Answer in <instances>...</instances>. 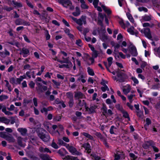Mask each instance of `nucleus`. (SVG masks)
Listing matches in <instances>:
<instances>
[{"label":"nucleus","mask_w":160,"mask_h":160,"mask_svg":"<svg viewBox=\"0 0 160 160\" xmlns=\"http://www.w3.org/2000/svg\"><path fill=\"white\" fill-rule=\"evenodd\" d=\"M37 133L38 136L43 141L47 142L49 140L50 138V136L48 132L45 130L42 129L41 131H39Z\"/></svg>","instance_id":"nucleus-1"},{"label":"nucleus","mask_w":160,"mask_h":160,"mask_svg":"<svg viewBox=\"0 0 160 160\" xmlns=\"http://www.w3.org/2000/svg\"><path fill=\"white\" fill-rule=\"evenodd\" d=\"M59 2L63 7L69 8L70 10H73L74 6L72 5V3L70 0H59Z\"/></svg>","instance_id":"nucleus-2"},{"label":"nucleus","mask_w":160,"mask_h":160,"mask_svg":"<svg viewBox=\"0 0 160 160\" xmlns=\"http://www.w3.org/2000/svg\"><path fill=\"white\" fill-rule=\"evenodd\" d=\"M15 23L17 25H23L29 26L30 25L29 22H26L21 18L16 19L15 21Z\"/></svg>","instance_id":"nucleus-3"},{"label":"nucleus","mask_w":160,"mask_h":160,"mask_svg":"<svg viewBox=\"0 0 160 160\" xmlns=\"http://www.w3.org/2000/svg\"><path fill=\"white\" fill-rule=\"evenodd\" d=\"M143 33L145 36L149 39L153 41L152 37L151 35L150 29L149 28H144Z\"/></svg>","instance_id":"nucleus-4"},{"label":"nucleus","mask_w":160,"mask_h":160,"mask_svg":"<svg viewBox=\"0 0 160 160\" xmlns=\"http://www.w3.org/2000/svg\"><path fill=\"white\" fill-rule=\"evenodd\" d=\"M117 76L119 79H118V81L120 82H125V80L128 78V76L126 74L121 72Z\"/></svg>","instance_id":"nucleus-5"},{"label":"nucleus","mask_w":160,"mask_h":160,"mask_svg":"<svg viewBox=\"0 0 160 160\" xmlns=\"http://www.w3.org/2000/svg\"><path fill=\"white\" fill-rule=\"evenodd\" d=\"M97 108V106L95 105L91 106L89 108L85 106L86 110L88 112L89 114H92L95 112V109Z\"/></svg>","instance_id":"nucleus-6"},{"label":"nucleus","mask_w":160,"mask_h":160,"mask_svg":"<svg viewBox=\"0 0 160 160\" xmlns=\"http://www.w3.org/2000/svg\"><path fill=\"white\" fill-rule=\"evenodd\" d=\"M130 52L133 56H136L138 55L136 47L132 45H131L129 47Z\"/></svg>","instance_id":"nucleus-7"},{"label":"nucleus","mask_w":160,"mask_h":160,"mask_svg":"<svg viewBox=\"0 0 160 160\" xmlns=\"http://www.w3.org/2000/svg\"><path fill=\"white\" fill-rule=\"evenodd\" d=\"M68 150L73 154H75L77 155H80L81 154V153L78 152L73 146H69L68 148Z\"/></svg>","instance_id":"nucleus-8"},{"label":"nucleus","mask_w":160,"mask_h":160,"mask_svg":"<svg viewBox=\"0 0 160 160\" xmlns=\"http://www.w3.org/2000/svg\"><path fill=\"white\" fill-rule=\"evenodd\" d=\"M153 142L152 140L147 141L142 144V147L144 149H147L149 148L150 146L152 145Z\"/></svg>","instance_id":"nucleus-9"},{"label":"nucleus","mask_w":160,"mask_h":160,"mask_svg":"<svg viewBox=\"0 0 160 160\" xmlns=\"http://www.w3.org/2000/svg\"><path fill=\"white\" fill-rule=\"evenodd\" d=\"M57 61L61 63H65L72 66V62L69 60V58H66L64 60H61L59 59L57 60Z\"/></svg>","instance_id":"nucleus-10"},{"label":"nucleus","mask_w":160,"mask_h":160,"mask_svg":"<svg viewBox=\"0 0 160 160\" xmlns=\"http://www.w3.org/2000/svg\"><path fill=\"white\" fill-rule=\"evenodd\" d=\"M82 147H83L86 150H87V152L88 153H91V146L88 142L85 143L83 144Z\"/></svg>","instance_id":"nucleus-11"},{"label":"nucleus","mask_w":160,"mask_h":160,"mask_svg":"<svg viewBox=\"0 0 160 160\" xmlns=\"http://www.w3.org/2000/svg\"><path fill=\"white\" fill-rule=\"evenodd\" d=\"M11 4L15 8H19L22 7L21 3L18 2L15 0H12L11 2Z\"/></svg>","instance_id":"nucleus-12"},{"label":"nucleus","mask_w":160,"mask_h":160,"mask_svg":"<svg viewBox=\"0 0 160 160\" xmlns=\"http://www.w3.org/2000/svg\"><path fill=\"white\" fill-rule=\"evenodd\" d=\"M39 156L42 160H52L50 158L49 155L48 154H41Z\"/></svg>","instance_id":"nucleus-13"},{"label":"nucleus","mask_w":160,"mask_h":160,"mask_svg":"<svg viewBox=\"0 0 160 160\" xmlns=\"http://www.w3.org/2000/svg\"><path fill=\"white\" fill-rule=\"evenodd\" d=\"M86 19V17L82 16L81 18L77 20L76 23L79 26H82L83 24V20Z\"/></svg>","instance_id":"nucleus-14"},{"label":"nucleus","mask_w":160,"mask_h":160,"mask_svg":"<svg viewBox=\"0 0 160 160\" xmlns=\"http://www.w3.org/2000/svg\"><path fill=\"white\" fill-rule=\"evenodd\" d=\"M74 97L79 99V98H82L84 96L83 94L80 92H75Z\"/></svg>","instance_id":"nucleus-15"},{"label":"nucleus","mask_w":160,"mask_h":160,"mask_svg":"<svg viewBox=\"0 0 160 160\" xmlns=\"http://www.w3.org/2000/svg\"><path fill=\"white\" fill-rule=\"evenodd\" d=\"M18 130L22 136L25 135L27 132V129L25 128H19L18 129Z\"/></svg>","instance_id":"nucleus-16"},{"label":"nucleus","mask_w":160,"mask_h":160,"mask_svg":"<svg viewBox=\"0 0 160 160\" xmlns=\"http://www.w3.org/2000/svg\"><path fill=\"white\" fill-rule=\"evenodd\" d=\"M80 2L81 3V7L82 9H88V7L85 4V2L84 0H80Z\"/></svg>","instance_id":"nucleus-17"},{"label":"nucleus","mask_w":160,"mask_h":160,"mask_svg":"<svg viewBox=\"0 0 160 160\" xmlns=\"http://www.w3.org/2000/svg\"><path fill=\"white\" fill-rule=\"evenodd\" d=\"M84 105V107L85 108V106H87L86 103L85 102L84 100H83L82 101L79 99L78 100V102L77 104V106L82 107Z\"/></svg>","instance_id":"nucleus-18"},{"label":"nucleus","mask_w":160,"mask_h":160,"mask_svg":"<svg viewBox=\"0 0 160 160\" xmlns=\"http://www.w3.org/2000/svg\"><path fill=\"white\" fill-rule=\"evenodd\" d=\"M142 19L144 21H148L151 20V16L145 15L142 18Z\"/></svg>","instance_id":"nucleus-19"},{"label":"nucleus","mask_w":160,"mask_h":160,"mask_svg":"<svg viewBox=\"0 0 160 160\" xmlns=\"http://www.w3.org/2000/svg\"><path fill=\"white\" fill-rule=\"evenodd\" d=\"M82 134L85 137L88 138L89 139L91 140H93L94 139L93 137L87 133L83 132L82 133Z\"/></svg>","instance_id":"nucleus-20"},{"label":"nucleus","mask_w":160,"mask_h":160,"mask_svg":"<svg viewBox=\"0 0 160 160\" xmlns=\"http://www.w3.org/2000/svg\"><path fill=\"white\" fill-rule=\"evenodd\" d=\"M122 113L123 114V117L125 118H128V120L129 121L130 120V118L129 117V114L127 111L122 110Z\"/></svg>","instance_id":"nucleus-21"},{"label":"nucleus","mask_w":160,"mask_h":160,"mask_svg":"<svg viewBox=\"0 0 160 160\" xmlns=\"http://www.w3.org/2000/svg\"><path fill=\"white\" fill-rule=\"evenodd\" d=\"M22 53L25 55L29 54V50L28 49L24 47H23L22 48Z\"/></svg>","instance_id":"nucleus-22"},{"label":"nucleus","mask_w":160,"mask_h":160,"mask_svg":"<svg viewBox=\"0 0 160 160\" xmlns=\"http://www.w3.org/2000/svg\"><path fill=\"white\" fill-rule=\"evenodd\" d=\"M49 108H51V109H52V107H49L47 108L44 107L41 110V112L42 113H43V112H44L46 114H47L48 111H50V110L49 109Z\"/></svg>","instance_id":"nucleus-23"},{"label":"nucleus","mask_w":160,"mask_h":160,"mask_svg":"<svg viewBox=\"0 0 160 160\" xmlns=\"http://www.w3.org/2000/svg\"><path fill=\"white\" fill-rule=\"evenodd\" d=\"M72 67V66L70 65H68V64H63L62 65H59V67L60 68H71Z\"/></svg>","instance_id":"nucleus-24"},{"label":"nucleus","mask_w":160,"mask_h":160,"mask_svg":"<svg viewBox=\"0 0 160 160\" xmlns=\"http://www.w3.org/2000/svg\"><path fill=\"white\" fill-rule=\"evenodd\" d=\"M48 16V14L45 11H43V12L41 14V15H40V17H42V19H47V17Z\"/></svg>","instance_id":"nucleus-25"},{"label":"nucleus","mask_w":160,"mask_h":160,"mask_svg":"<svg viewBox=\"0 0 160 160\" xmlns=\"http://www.w3.org/2000/svg\"><path fill=\"white\" fill-rule=\"evenodd\" d=\"M127 16L129 20L132 23L134 22V20L131 14L129 12H127L126 13Z\"/></svg>","instance_id":"nucleus-26"},{"label":"nucleus","mask_w":160,"mask_h":160,"mask_svg":"<svg viewBox=\"0 0 160 160\" xmlns=\"http://www.w3.org/2000/svg\"><path fill=\"white\" fill-rule=\"evenodd\" d=\"M87 69L89 75L92 76H94V73L93 70L92 69H91L89 67H88V68Z\"/></svg>","instance_id":"nucleus-27"},{"label":"nucleus","mask_w":160,"mask_h":160,"mask_svg":"<svg viewBox=\"0 0 160 160\" xmlns=\"http://www.w3.org/2000/svg\"><path fill=\"white\" fill-rule=\"evenodd\" d=\"M66 96L69 99V100L73 99V94L72 92H68L66 93Z\"/></svg>","instance_id":"nucleus-28"},{"label":"nucleus","mask_w":160,"mask_h":160,"mask_svg":"<svg viewBox=\"0 0 160 160\" xmlns=\"http://www.w3.org/2000/svg\"><path fill=\"white\" fill-rule=\"evenodd\" d=\"M66 158L68 159V160H79L77 158V157H75L68 155L66 156Z\"/></svg>","instance_id":"nucleus-29"},{"label":"nucleus","mask_w":160,"mask_h":160,"mask_svg":"<svg viewBox=\"0 0 160 160\" xmlns=\"http://www.w3.org/2000/svg\"><path fill=\"white\" fill-rule=\"evenodd\" d=\"M99 5L102 8L103 10H111L110 8L103 5L101 2H99Z\"/></svg>","instance_id":"nucleus-30"},{"label":"nucleus","mask_w":160,"mask_h":160,"mask_svg":"<svg viewBox=\"0 0 160 160\" xmlns=\"http://www.w3.org/2000/svg\"><path fill=\"white\" fill-rule=\"evenodd\" d=\"M76 44L80 47H81L82 45V40L80 39H78L76 41Z\"/></svg>","instance_id":"nucleus-31"},{"label":"nucleus","mask_w":160,"mask_h":160,"mask_svg":"<svg viewBox=\"0 0 160 160\" xmlns=\"http://www.w3.org/2000/svg\"><path fill=\"white\" fill-rule=\"evenodd\" d=\"M130 86H128L127 89L124 88L123 89V91L125 94H127L130 92Z\"/></svg>","instance_id":"nucleus-32"},{"label":"nucleus","mask_w":160,"mask_h":160,"mask_svg":"<svg viewBox=\"0 0 160 160\" xmlns=\"http://www.w3.org/2000/svg\"><path fill=\"white\" fill-rule=\"evenodd\" d=\"M134 29V28L132 26L128 29L127 31H128V32H129L132 35H134V32L133 31Z\"/></svg>","instance_id":"nucleus-33"},{"label":"nucleus","mask_w":160,"mask_h":160,"mask_svg":"<svg viewBox=\"0 0 160 160\" xmlns=\"http://www.w3.org/2000/svg\"><path fill=\"white\" fill-rule=\"evenodd\" d=\"M5 139L6 140H8L11 142H13L14 140V139L13 137L9 136L8 135H7Z\"/></svg>","instance_id":"nucleus-34"},{"label":"nucleus","mask_w":160,"mask_h":160,"mask_svg":"<svg viewBox=\"0 0 160 160\" xmlns=\"http://www.w3.org/2000/svg\"><path fill=\"white\" fill-rule=\"evenodd\" d=\"M102 113L104 116H105L107 113V108L106 107L105 105H103V107L102 108Z\"/></svg>","instance_id":"nucleus-35"},{"label":"nucleus","mask_w":160,"mask_h":160,"mask_svg":"<svg viewBox=\"0 0 160 160\" xmlns=\"http://www.w3.org/2000/svg\"><path fill=\"white\" fill-rule=\"evenodd\" d=\"M101 39L102 41L106 42L108 39V37L107 35L103 34L102 35Z\"/></svg>","instance_id":"nucleus-36"},{"label":"nucleus","mask_w":160,"mask_h":160,"mask_svg":"<svg viewBox=\"0 0 160 160\" xmlns=\"http://www.w3.org/2000/svg\"><path fill=\"white\" fill-rule=\"evenodd\" d=\"M137 115L140 118L142 119L143 117V112L141 111L137 112Z\"/></svg>","instance_id":"nucleus-37"},{"label":"nucleus","mask_w":160,"mask_h":160,"mask_svg":"<svg viewBox=\"0 0 160 160\" xmlns=\"http://www.w3.org/2000/svg\"><path fill=\"white\" fill-rule=\"evenodd\" d=\"M58 144L59 145H63L64 146H65L66 145H67L66 143L64 142L61 139H59L58 140Z\"/></svg>","instance_id":"nucleus-38"},{"label":"nucleus","mask_w":160,"mask_h":160,"mask_svg":"<svg viewBox=\"0 0 160 160\" xmlns=\"http://www.w3.org/2000/svg\"><path fill=\"white\" fill-rule=\"evenodd\" d=\"M117 129L116 127H114V126H112L110 129V132L111 134H114V130Z\"/></svg>","instance_id":"nucleus-39"},{"label":"nucleus","mask_w":160,"mask_h":160,"mask_svg":"<svg viewBox=\"0 0 160 160\" xmlns=\"http://www.w3.org/2000/svg\"><path fill=\"white\" fill-rule=\"evenodd\" d=\"M8 43L12 45L16 46L18 48L19 47V45H20L18 42H15L14 41L8 42Z\"/></svg>","instance_id":"nucleus-40"},{"label":"nucleus","mask_w":160,"mask_h":160,"mask_svg":"<svg viewBox=\"0 0 160 160\" xmlns=\"http://www.w3.org/2000/svg\"><path fill=\"white\" fill-rule=\"evenodd\" d=\"M25 2L29 7L31 8H33V6L31 2L28 0H26Z\"/></svg>","instance_id":"nucleus-41"},{"label":"nucleus","mask_w":160,"mask_h":160,"mask_svg":"<svg viewBox=\"0 0 160 160\" xmlns=\"http://www.w3.org/2000/svg\"><path fill=\"white\" fill-rule=\"evenodd\" d=\"M8 98V96L7 95H2L0 96V101H2L4 100L7 99Z\"/></svg>","instance_id":"nucleus-42"},{"label":"nucleus","mask_w":160,"mask_h":160,"mask_svg":"<svg viewBox=\"0 0 160 160\" xmlns=\"http://www.w3.org/2000/svg\"><path fill=\"white\" fill-rule=\"evenodd\" d=\"M159 88H160V84L158 83L156 85H152V87L151 88V89H158Z\"/></svg>","instance_id":"nucleus-43"},{"label":"nucleus","mask_w":160,"mask_h":160,"mask_svg":"<svg viewBox=\"0 0 160 160\" xmlns=\"http://www.w3.org/2000/svg\"><path fill=\"white\" fill-rule=\"evenodd\" d=\"M18 145L21 147L22 146V138L21 137H18Z\"/></svg>","instance_id":"nucleus-44"},{"label":"nucleus","mask_w":160,"mask_h":160,"mask_svg":"<svg viewBox=\"0 0 160 160\" xmlns=\"http://www.w3.org/2000/svg\"><path fill=\"white\" fill-rule=\"evenodd\" d=\"M7 135L6 134V132H0V137L5 139Z\"/></svg>","instance_id":"nucleus-45"},{"label":"nucleus","mask_w":160,"mask_h":160,"mask_svg":"<svg viewBox=\"0 0 160 160\" xmlns=\"http://www.w3.org/2000/svg\"><path fill=\"white\" fill-rule=\"evenodd\" d=\"M4 81L6 82V86L8 87V90L9 91H11L12 90L11 89V86L9 85L8 81L6 80Z\"/></svg>","instance_id":"nucleus-46"},{"label":"nucleus","mask_w":160,"mask_h":160,"mask_svg":"<svg viewBox=\"0 0 160 160\" xmlns=\"http://www.w3.org/2000/svg\"><path fill=\"white\" fill-rule=\"evenodd\" d=\"M80 11H75L72 13V14L74 16L77 17L80 14Z\"/></svg>","instance_id":"nucleus-47"},{"label":"nucleus","mask_w":160,"mask_h":160,"mask_svg":"<svg viewBox=\"0 0 160 160\" xmlns=\"http://www.w3.org/2000/svg\"><path fill=\"white\" fill-rule=\"evenodd\" d=\"M93 52L92 54V57L94 58H96L98 57V52L95 50L92 51Z\"/></svg>","instance_id":"nucleus-48"},{"label":"nucleus","mask_w":160,"mask_h":160,"mask_svg":"<svg viewBox=\"0 0 160 160\" xmlns=\"http://www.w3.org/2000/svg\"><path fill=\"white\" fill-rule=\"evenodd\" d=\"M68 103L69 107L70 108H72L74 104L73 99L69 100Z\"/></svg>","instance_id":"nucleus-49"},{"label":"nucleus","mask_w":160,"mask_h":160,"mask_svg":"<svg viewBox=\"0 0 160 160\" xmlns=\"http://www.w3.org/2000/svg\"><path fill=\"white\" fill-rule=\"evenodd\" d=\"M154 143L153 142L152 143V147L153 150L155 152H158L159 151L158 149L154 146Z\"/></svg>","instance_id":"nucleus-50"},{"label":"nucleus","mask_w":160,"mask_h":160,"mask_svg":"<svg viewBox=\"0 0 160 160\" xmlns=\"http://www.w3.org/2000/svg\"><path fill=\"white\" fill-rule=\"evenodd\" d=\"M99 2V0H93L92 4L94 8L97 7V5H98Z\"/></svg>","instance_id":"nucleus-51"},{"label":"nucleus","mask_w":160,"mask_h":160,"mask_svg":"<svg viewBox=\"0 0 160 160\" xmlns=\"http://www.w3.org/2000/svg\"><path fill=\"white\" fill-rule=\"evenodd\" d=\"M103 19H104L103 15L101 13L99 12L98 19H100L101 20H103Z\"/></svg>","instance_id":"nucleus-52"},{"label":"nucleus","mask_w":160,"mask_h":160,"mask_svg":"<svg viewBox=\"0 0 160 160\" xmlns=\"http://www.w3.org/2000/svg\"><path fill=\"white\" fill-rule=\"evenodd\" d=\"M131 79L134 82L135 84H138V81L135 77H132L131 78Z\"/></svg>","instance_id":"nucleus-53"},{"label":"nucleus","mask_w":160,"mask_h":160,"mask_svg":"<svg viewBox=\"0 0 160 160\" xmlns=\"http://www.w3.org/2000/svg\"><path fill=\"white\" fill-rule=\"evenodd\" d=\"M102 140L103 144H104L105 146L107 147H108L109 146L108 145V143L107 142L106 139L105 138H102Z\"/></svg>","instance_id":"nucleus-54"},{"label":"nucleus","mask_w":160,"mask_h":160,"mask_svg":"<svg viewBox=\"0 0 160 160\" xmlns=\"http://www.w3.org/2000/svg\"><path fill=\"white\" fill-rule=\"evenodd\" d=\"M91 156H92V157L94 158L95 160H99L101 159L100 157L96 154H92Z\"/></svg>","instance_id":"nucleus-55"},{"label":"nucleus","mask_w":160,"mask_h":160,"mask_svg":"<svg viewBox=\"0 0 160 160\" xmlns=\"http://www.w3.org/2000/svg\"><path fill=\"white\" fill-rule=\"evenodd\" d=\"M61 117L59 115H57L53 119L54 120L58 121H60L61 119Z\"/></svg>","instance_id":"nucleus-56"},{"label":"nucleus","mask_w":160,"mask_h":160,"mask_svg":"<svg viewBox=\"0 0 160 160\" xmlns=\"http://www.w3.org/2000/svg\"><path fill=\"white\" fill-rule=\"evenodd\" d=\"M36 89L37 91L40 93L42 92V86L36 87Z\"/></svg>","instance_id":"nucleus-57"},{"label":"nucleus","mask_w":160,"mask_h":160,"mask_svg":"<svg viewBox=\"0 0 160 160\" xmlns=\"http://www.w3.org/2000/svg\"><path fill=\"white\" fill-rule=\"evenodd\" d=\"M51 146L53 148L55 149H58V145L53 142H52Z\"/></svg>","instance_id":"nucleus-58"},{"label":"nucleus","mask_w":160,"mask_h":160,"mask_svg":"<svg viewBox=\"0 0 160 160\" xmlns=\"http://www.w3.org/2000/svg\"><path fill=\"white\" fill-rule=\"evenodd\" d=\"M35 83L32 81L30 82L29 84V85L31 88H33L34 87Z\"/></svg>","instance_id":"nucleus-59"},{"label":"nucleus","mask_w":160,"mask_h":160,"mask_svg":"<svg viewBox=\"0 0 160 160\" xmlns=\"http://www.w3.org/2000/svg\"><path fill=\"white\" fill-rule=\"evenodd\" d=\"M9 82L10 83L12 84H14L15 83V80L14 77H12L10 78Z\"/></svg>","instance_id":"nucleus-60"},{"label":"nucleus","mask_w":160,"mask_h":160,"mask_svg":"<svg viewBox=\"0 0 160 160\" xmlns=\"http://www.w3.org/2000/svg\"><path fill=\"white\" fill-rule=\"evenodd\" d=\"M62 22L66 26L69 27L70 25L68 22L64 19H63L62 20Z\"/></svg>","instance_id":"nucleus-61"},{"label":"nucleus","mask_w":160,"mask_h":160,"mask_svg":"<svg viewBox=\"0 0 160 160\" xmlns=\"http://www.w3.org/2000/svg\"><path fill=\"white\" fill-rule=\"evenodd\" d=\"M23 37L24 38V40L28 42L29 43L30 42V41L29 40V39L28 38L27 36L26 35H23Z\"/></svg>","instance_id":"nucleus-62"},{"label":"nucleus","mask_w":160,"mask_h":160,"mask_svg":"<svg viewBox=\"0 0 160 160\" xmlns=\"http://www.w3.org/2000/svg\"><path fill=\"white\" fill-rule=\"evenodd\" d=\"M146 124L148 125H149L150 124H151V121L150 119L148 118H146Z\"/></svg>","instance_id":"nucleus-63"},{"label":"nucleus","mask_w":160,"mask_h":160,"mask_svg":"<svg viewBox=\"0 0 160 160\" xmlns=\"http://www.w3.org/2000/svg\"><path fill=\"white\" fill-rule=\"evenodd\" d=\"M30 158L32 160H40L39 158L38 157L33 155L31 156Z\"/></svg>","instance_id":"nucleus-64"}]
</instances>
